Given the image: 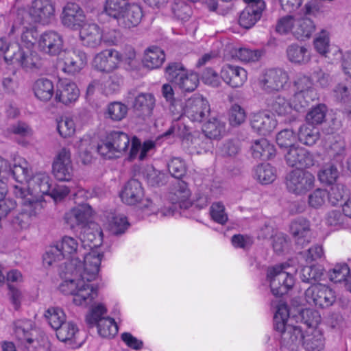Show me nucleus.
Listing matches in <instances>:
<instances>
[{
	"label": "nucleus",
	"mask_w": 351,
	"mask_h": 351,
	"mask_svg": "<svg viewBox=\"0 0 351 351\" xmlns=\"http://www.w3.org/2000/svg\"><path fill=\"white\" fill-rule=\"evenodd\" d=\"M103 254L91 251L85 255L84 262L78 258H71L60 265V273L71 274L60 285V291L73 295V302L77 306L86 307L97 297V289L90 282L95 280L99 270Z\"/></svg>",
	"instance_id": "obj_1"
},
{
	"label": "nucleus",
	"mask_w": 351,
	"mask_h": 351,
	"mask_svg": "<svg viewBox=\"0 0 351 351\" xmlns=\"http://www.w3.org/2000/svg\"><path fill=\"white\" fill-rule=\"evenodd\" d=\"M289 317L288 306L285 304H280L274 317V326L280 335L281 343L287 347L300 343L304 336L300 326L287 324Z\"/></svg>",
	"instance_id": "obj_2"
},
{
	"label": "nucleus",
	"mask_w": 351,
	"mask_h": 351,
	"mask_svg": "<svg viewBox=\"0 0 351 351\" xmlns=\"http://www.w3.org/2000/svg\"><path fill=\"white\" fill-rule=\"evenodd\" d=\"M55 8L50 0H34L29 11L19 8L16 12V23L25 25L48 23L54 16Z\"/></svg>",
	"instance_id": "obj_3"
},
{
	"label": "nucleus",
	"mask_w": 351,
	"mask_h": 351,
	"mask_svg": "<svg viewBox=\"0 0 351 351\" xmlns=\"http://www.w3.org/2000/svg\"><path fill=\"white\" fill-rule=\"evenodd\" d=\"M13 193L16 198L21 199L23 208L21 212L14 217L12 224L16 230L27 229L30 224L32 218L41 210V203L38 199L27 198L28 191L23 186H14Z\"/></svg>",
	"instance_id": "obj_4"
},
{
	"label": "nucleus",
	"mask_w": 351,
	"mask_h": 351,
	"mask_svg": "<svg viewBox=\"0 0 351 351\" xmlns=\"http://www.w3.org/2000/svg\"><path fill=\"white\" fill-rule=\"evenodd\" d=\"M208 101L200 95H193L184 103L176 102L171 108L174 115L187 117L193 122L203 121L210 113Z\"/></svg>",
	"instance_id": "obj_5"
},
{
	"label": "nucleus",
	"mask_w": 351,
	"mask_h": 351,
	"mask_svg": "<svg viewBox=\"0 0 351 351\" xmlns=\"http://www.w3.org/2000/svg\"><path fill=\"white\" fill-rule=\"evenodd\" d=\"M167 80L177 86L182 92L191 93L198 86V75L188 71L180 62H171L165 69Z\"/></svg>",
	"instance_id": "obj_6"
},
{
	"label": "nucleus",
	"mask_w": 351,
	"mask_h": 351,
	"mask_svg": "<svg viewBox=\"0 0 351 351\" xmlns=\"http://www.w3.org/2000/svg\"><path fill=\"white\" fill-rule=\"evenodd\" d=\"M130 145L129 136L121 131H112L97 147V152L108 159L119 158L128 151Z\"/></svg>",
	"instance_id": "obj_7"
},
{
	"label": "nucleus",
	"mask_w": 351,
	"mask_h": 351,
	"mask_svg": "<svg viewBox=\"0 0 351 351\" xmlns=\"http://www.w3.org/2000/svg\"><path fill=\"white\" fill-rule=\"evenodd\" d=\"M315 181V176L310 171L296 169L287 174L285 185L289 193L302 195L314 187Z\"/></svg>",
	"instance_id": "obj_8"
},
{
	"label": "nucleus",
	"mask_w": 351,
	"mask_h": 351,
	"mask_svg": "<svg viewBox=\"0 0 351 351\" xmlns=\"http://www.w3.org/2000/svg\"><path fill=\"white\" fill-rule=\"evenodd\" d=\"M5 61L8 64H17L25 71H36L43 66V60L39 54L29 48L19 47L13 54L5 53Z\"/></svg>",
	"instance_id": "obj_9"
},
{
	"label": "nucleus",
	"mask_w": 351,
	"mask_h": 351,
	"mask_svg": "<svg viewBox=\"0 0 351 351\" xmlns=\"http://www.w3.org/2000/svg\"><path fill=\"white\" fill-rule=\"evenodd\" d=\"M285 268L284 265H280L267 270L271 291L276 297L285 294L294 285L293 276L285 271Z\"/></svg>",
	"instance_id": "obj_10"
},
{
	"label": "nucleus",
	"mask_w": 351,
	"mask_h": 351,
	"mask_svg": "<svg viewBox=\"0 0 351 351\" xmlns=\"http://www.w3.org/2000/svg\"><path fill=\"white\" fill-rule=\"evenodd\" d=\"M305 299L308 304L320 308H328L334 304L337 295L330 287L322 284L313 285L305 291Z\"/></svg>",
	"instance_id": "obj_11"
},
{
	"label": "nucleus",
	"mask_w": 351,
	"mask_h": 351,
	"mask_svg": "<svg viewBox=\"0 0 351 351\" xmlns=\"http://www.w3.org/2000/svg\"><path fill=\"white\" fill-rule=\"evenodd\" d=\"M79 243L71 237L65 236L56 246L51 247L44 256V262L48 265H53L62 261L66 256H72L77 252Z\"/></svg>",
	"instance_id": "obj_12"
},
{
	"label": "nucleus",
	"mask_w": 351,
	"mask_h": 351,
	"mask_svg": "<svg viewBox=\"0 0 351 351\" xmlns=\"http://www.w3.org/2000/svg\"><path fill=\"white\" fill-rule=\"evenodd\" d=\"M289 81L288 73L280 69H272L266 71L259 81L262 90L271 93L282 90Z\"/></svg>",
	"instance_id": "obj_13"
},
{
	"label": "nucleus",
	"mask_w": 351,
	"mask_h": 351,
	"mask_svg": "<svg viewBox=\"0 0 351 351\" xmlns=\"http://www.w3.org/2000/svg\"><path fill=\"white\" fill-rule=\"evenodd\" d=\"M286 164L291 167L297 169L309 168L314 165L313 155L307 149L300 146L288 148L284 154Z\"/></svg>",
	"instance_id": "obj_14"
},
{
	"label": "nucleus",
	"mask_w": 351,
	"mask_h": 351,
	"mask_svg": "<svg viewBox=\"0 0 351 351\" xmlns=\"http://www.w3.org/2000/svg\"><path fill=\"white\" fill-rule=\"evenodd\" d=\"M120 57L117 50L106 49L95 54L92 65L98 71L110 73L118 68Z\"/></svg>",
	"instance_id": "obj_15"
},
{
	"label": "nucleus",
	"mask_w": 351,
	"mask_h": 351,
	"mask_svg": "<svg viewBox=\"0 0 351 351\" xmlns=\"http://www.w3.org/2000/svg\"><path fill=\"white\" fill-rule=\"evenodd\" d=\"M62 71L69 75L79 73L87 64L86 53L78 49L67 51L64 53Z\"/></svg>",
	"instance_id": "obj_16"
},
{
	"label": "nucleus",
	"mask_w": 351,
	"mask_h": 351,
	"mask_svg": "<svg viewBox=\"0 0 351 351\" xmlns=\"http://www.w3.org/2000/svg\"><path fill=\"white\" fill-rule=\"evenodd\" d=\"M53 173L60 181H69L73 174L71 160V152L66 148L62 149L56 157L52 165Z\"/></svg>",
	"instance_id": "obj_17"
},
{
	"label": "nucleus",
	"mask_w": 351,
	"mask_h": 351,
	"mask_svg": "<svg viewBox=\"0 0 351 351\" xmlns=\"http://www.w3.org/2000/svg\"><path fill=\"white\" fill-rule=\"evenodd\" d=\"M38 47L40 51L47 55L58 56L63 50L64 40L58 32L46 31L39 38Z\"/></svg>",
	"instance_id": "obj_18"
},
{
	"label": "nucleus",
	"mask_w": 351,
	"mask_h": 351,
	"mask_svg": "<svg viewBox=\"0 0 351 351\" xmlns=\"http://www.w3.org/2000/svg\"><path fill=\"white\" fill-rule=\"evenodd\" d=\"M29 189L27 198L35 199L33 196L38 197L49 195L52 188V180L45 172H38L31 178L28 183ZM36 199H38L37 198Z\"/></svg>",
	"instance_id": "obj_19"
},
{
	"label": "nucleus",
	"mask_w": 351,
	"mask_h": 351,
	"mask_svg": "<svg viewBox=\"0 0 351 351\" xmlns=\"http://www.w3.org/2000/svg\"><path fill=\"white\" fill-rule=\"evenodd\" d=\"M86 16L83 10L75 3H68L64 7L61 21L64 26L71 29H78L85 21Z\"/></svg>",
	"instance_id": "obj_20"
},
{
	"label": "nucleus",
	"mask_w": 351,
	"mask_h": 351,
	"mask_svg": "<svg viewBox=\"0 0 351 351\" xmlns=\"http://www.w3.org/2000/svg\"><path fill=\"white\" fill-rule=\"evenodd\" d=\"M221 78L232 88L242 86L247 78V71L239 66L225 64L221 70Z\"/></svg>",
	"instance_id": "obj_21"
},
{
	"label": "nucleus",
	"mask_w": 351,
	"mask_h": 351,
	"mask_svg": "<svg viewBox=\"0 0 351 351\" xmlns=\"http://www.w3.org/2000/svg\"><path fill=\"white\" fill-rule=\"evenodd\" d=\"M80 96V90L77 85L68 80L60 81L55 94L56 101L64 105L75 102Z\"/></svg>",
	"instance_id": "obj_22"
},
{
	"label": "nucleus",
	"mask_w": 351,
	"mask_h": 351,
	"mask_svg": "<svg viewBox=\"0 0 351 351\" xmlns=\"http://www.w3.org/2000/svg\"><path fill=\"white\" fill-rule=\"evenodd\" d=\"M123 12L117 22L119 27L125 29L138 26L143 16L141 7L135 3H129Z\"/></svg>",
	"instance_id": "obj_23"
},
{
	"label": "nucleus",
	"mask_w": 351,
	"mask_h": 351,
	"mask_svg": "<svg viewBox=\"0 0 351 351\" xmlns=\"http://www.w3.org/2000/svg\"><path fill=\"white\" fill-rule=\"evenodd\" d=\"M252 128L261 135H267L277 125V121L268 112L260 111L252 114L250 118Z\"/></svg>",
	"instance_id": "obj_24"
},
{
	"label": "nucleus",
	"mask_w": 351,
	"mask_h": 351,
	"mask_svg": "<svg viewBox=\"0 0 351 351\" xmlns=\"http://www.w3.org/2000/svg\"><path fill=\"white\" fill-rule=\"evenodd\" d=\"M267 106L271 112L280 117H285L289 122L298 118V113L293 110L292 104L283 96L274 97L268 102Z\"/></svg>",
	"instance_id": "obj_25"
},
{
	"label": "nucleus",
	"mask_w": 351,
	"mask_h": 351,
	"mask_svg": "<svg viewBox=\"0 0 351 351\" xmlns=\"http://www.w3.org/2000/svg\"><path fill=\"white\" fill-rule=\"evenodd\" d=\"M120 197L123 202L128 205L139 203L144 197L141 183L136 179L130 180L123 186Z\"/></svg>",
	"instance_id": "obj_26"
},
{
	"label": "nucleus",
	"mask_w": 351,
	"mask_h": 351,
	"mask_svg": "<svg viewBox=\"0 0 351 351\" xmlns=\"http://www.w3.org/2000/svg\"><path fill=\"white\" fill-rule=\"evenodd\" d=\"M92 216V209L87 204L80 205L69 212L64 216L66 223L73 229L77 226H84L87 224Z\"/></svg>",
	"instance_id": "obj_27"
},
{
	"label": "nucleus",
	"mask_w": 351,
	"mask_h": 351,
	"mask_svg": "<svg viewBox=\"0 0 351 351\" xmlns=\"http://www.w3.org/2000/svg\"><path fill=\"white\" fill-rule=\"evenodd\" d=\"M80 38L84 46L95 48L102 42L103 31L97 24H84L81 27Z\"/></svg>",
	"instance_id": "obj_28"
},
{
	"label": "nucleus",
	"mask_w": 351,
	"mask_h": 351,
	"mask_svg": "<svg viewBox=\"0 0 351 351\" xmlns=\"http://www.w3.org/2000/svg\"><path fill=\"white\" fill-rule=\"evenodd\" d=\"M290 232L297 245L303 247L309 243L311 229L310 223L304 218H298L290 225Z\"/></svg>",
	"instance_id": "obj_29"
},
{
	"label": "nucleus",
	"mask_w": 351,
	"mask_h": 351,
	"mask_svg": "<svg viewBox=\"0 0 351 351\" xmlns=\"http://www.w3.org/2000/svg\"><path fill=\"white\" fill-rule=\"evenodd\" d=\"M35 324L31 319H19L14 323V335L20 347L34 336Z\"/></svg>",
	"instance_id": "obj_30"
},
{
	"label": "nucleus",
	"mask_w": 351,
	"mask_h": 351,
	"mask_svg": "<svg viewBox=\"0 0 351 351\" xmlns=\"http://www.w3.org/2000/svg\"><path fill=\"white\" fill-rule=\"evenodd\" d=\"M265 8V2H260L258 8H255L254 6L247 5L240 14L239 19V25L245 29H249L254 26L261 19Z\"/></svg>",
	"instance_id": "obj_31"
},
{
	"label": "nucleus",
	"mask_w": 351,
	"mask_h": 351,
	"mask_svg": "<svg viewBox=\"0 0 351 351\" xmlns=\"http://www.w3.org/2000/svg\"><path fill=\"white\" fill-rule=\"evenodd\" d=\"M252 155L254 158L269 160L276 154V149L266 138H260L252 142Z\"/></svg>",
	"instance_id": "obj_32"
},
{
	"label": "nucleus",
	"mask_w": 351,
	"mask_h": 351,
	"mask_svg": "<svg viewBox=\"0 0 351 351\" xmlns=\"http://www.w3.org/2000/svg\"><path fill=\"white\" fill-rule=\"evenodd\" d=\"M287 57L289 62L296 65H304L309 62L311 53L303 45L291 44L286 50Z\"/></svg>",
	"instance_id": "obj_33"
},
{
	"label": "nucleus",
	"mask_w": 351,
	"mask_h": 351,
	"mask_svg": "<svg viewBox=\"0 0 351 351\" xmlns=\"http://www.w3.org/2000/svg\"><path fill=\"white\" fill-rule=\"evenodd\" d=\"M155 105V98L150 93L138 94L133 103V108L138 116L149 117Z\"/></svg>",
	"instance_id": "obj_34"
},
{
	"label": "nucleus",
	"mask_w": 351,
	"mask_h": 351,
	"mask_svg": "<svg viewBox=\"0 0 351 351\" xmlns=\"http://www.w3.org/2000/svg\"><path fill=\"white\" fill-rule=\"evenodd\" d=\"M302 341L307 351H322L325 346L324 337L319 329L306 331Z\"/></svg>",
	"instance_id": "obj_35"
},
{
	"label": "nucleus",
	"mask_w": 351,
	"mask_h": 351,
	"mask_svg": "<svg viewBox=\"0 0 351 351\" xmlns=\"http://www.w3.org/2000/svg\"><path fill=\"white\" fill-rule=\"evenodd\" d=\"M315 30L314 22L307 16L295 19L293 35L299 40L309 38Z\"/></svg>",
	"instance_id": "obj_36"
},
{
	"label": "nucleus",
	"mask_w": 351,
	"mask_h": 351,
	"mask_svg": "<svg viewBox=\"0 0 351 351\" xmlns=\"http://www.w3.org/2000/svg\"><path fill=\"white\" fill-rule=\"evenodd\" d=\"M165 59V55L161 49L158 47H151L145 51L143 64L147 69H156L162 64Z\"/></svg>",
	"instance_id": "obj_37"
},
{
	"label": "nucleus",
	"mask_w": 351,
	"mask_h": 351,
	"mask_svg": "<svg viewBox=\"0 0 351 351\" xmlns=\"http://www.w3.org/2000/svg\"><path fill=\"white\" fill-rule=\"evenodd\" d=\"M35 96L40 101H49L54 94L53 82L45 78L37 80L33 86Z\"/></svg>",
	"instance_id": "obj_38"
},
{
	"label": "nucleus",
	"mask_w": 351,
	"mask_h": 351,
	"mask_svg": "<svg viewBox=\"0 0 351 351\" xmlns=\"http://www.w3.org/2000/svg\"><path fill=\"white\" fill-rule=\"evenodd\" d=\"M191 193L184 182H178L175 187L171 200L175 205L178 204L180 208H188L191 205L189 201Z\"/></svg>",
	"instance_id": "obj_39"
},
{
	"label": "nucleus",
	"mask_w": 351,
	"mask_h": 351,
	"mask_svg": "<svg viewBox=\"0 0 351 351\" xmlns=\"http://www.w3.org/2000/svg\"><path fill=\"white\" fill-rule=\"evenodd\" d=\"M16 19L14 21V24L12 26V32H14L15 29H21V44L24 49L32 47L36 40V32L34 29V25L31 26L29 25H25L23 23H19V22L16 23Z\"/></svg>",
	"instance_id": "obj_40"
},
{
	"label": "nucleus",
	"mask_w": 351,
	"mask_h": 351,
	"mask_svg": "<svg viewBox=\"0 0 351 351\" xmlns=\"http://www.w3.org/2000/svg\"><path fill=\"white\" fill-rule=\"evenodd\" d=\"M253 176L262 184H268L276 180V172L275 168L269 164H261L255 167Z\"/></svg>",
	"instance_id": "obj_41"
},
{
	"label": "nucleus",
	"mask_w": 351,
	"mask_h": 351,
	"mask_svg": "<svg viewBox=\"0 0 351 351\" xmlns=\"http://www.w3.org/2000/svg\"><path fill=\"white\" fill-rule=\"evenodd\" d=\"M202 130L208 138L217 139L225 134L226 123L217 118H212L204 124Z\"/></svg>",
	"instance_id": "obj_42"
},
{
	"label": "nucleus",
	"mask_w": 351,
	"mask_h": 351,
	"mask_svg": "<svg viewBox=\"0 0 351 351\" xmlns=\"http://www.w3.org/2000/svg\"><path fill=\"white\" fill-rule=\"evenodd\" d=\"M319 138V129L308 123L303 124L299 128V141L308 146L313 145Z\"/></svg>",
	"instance_id": "obj_43"
},
{
	"label": "nucleus",
	"mask_w": 351,
	"mask_h": 351,
	"mask_svg": "<svg viewBox=\"0 0 351 351\" xmlns=\"http://www.w3.org/2000/svg\"><path fill=\"white\" fill-rule=\"evenodd\" d=\"M129 3L128 0H106L104 12L110 17L117 20Z\"/></svg>",
	"instance_id": "obj_44"
},
{
	"label": "nucleus",
	"mask_w": 351,
	"mask_h": 351,
	"mask_svg": "<svg viewBox=\"0 0 351 351\" xmlns=\"http://www.w3.org/2000/svg\"><path fill=\"white\" fill-rule=\"evenodd\" d=\"M11 173L15 180L19 182H27L29 183L31 179V169H29V164L25 160H21L19 164H14L13 167L10 169L7 173Z\"/></svg>",
	"instance_id": "obj_45"
},
{
	"label": "nucleus",
	"mask_w": 351,
	"mask_h": 351,
	"mask_svg": "<svg viewBox=\"0 0 351 351\" xmlns=\"http://www.w3.org/2000/svg\"><path fill=\"white\" fill-rule=\"evenodd\" d=\"M107 309L103 304H97L93 306L90 312L86 316V322L89 327L97 326L102 319L108 318L105 316Z\"/></svg>",
	"instance_id": "obj_46"
},
{
	"label": "nucleus",
	"mask_w": 351,
	"mask_h": 351,
	"mask_svg": "<svg viewBox=\"0 0 351 351\" xmlns=\"http://www.w3.org/2000/svg\"><path fill=\"white\" fill-rule=\"evenodd\" d=\"M301 322L305 324L308 329L306 331H312L317 329V327L321 322V315L317 311L306 308L301 311Z\"/></svg>",
	"instance_id": "obj_47"
},
{
	"label": "nucleus",
	"mask_w": 351,
	"mask_h": 351,
	"mask_svg": "<svg viewBox=\"0 0 351 351\" xmlns=\"http://www.w3.org/2000/svg\"><path fill=\"white\" fill-rule=\"evenodd\" d=\"M45 316L52 328L55 330L66 322V315L62 309L58 307L48 308Z\"/></svg>",
	"instance_id": "obj_48"
},
{
	"label": "nucleus",
	"mask_w": 351,
	"mask_h": 351,
	"mask_svg": "<svg viewBox=\"0 0 351 351\" xmlns=\"http://www.w3.org/2000/svg\"><path fill=\"white\" fill-rule=\"evenodd\" d=\"M58 339L63 342L72 341L78 332L77 326L71 322H64L56 330Z\"/></svg>",
	"instance_id": "obj_49"
},
{
	"label": "nucleus",
	"mask_w": 351,
	"mask_h": 351,
	"mask_svg": "<svg viewBox=\"0 0 351 351\" xmlns=\"http://www.w3.org/2000/svg\"><path fill=\"white\" fill-rule=\"evenodd\" d=\"M98 334L104 338L113 337L118 332V326L114 319H102L97 326Z\"/></svg>",
	"instance_id": "obj_50"
},
{
	"label": "nucleus",
	"mask_w": 351,
	"mask_h": 351,
	"mask_svg": "<svg viewBox=\"0 0 351 351\" xmlns=\"http://www.w3.org/2000/svg\"><path fill=\"white\" fill-rule=\"evenodd\" d=\"M326 111V106L324 104H319L313 108L306 114V123L313 126L322 123L325 120Z\"/></svg>",
	"instance_id": "obj_51"
},
{
	"label": "nucleus",
	"mask_w": 351,
	"mask_h": 351,
	"mask_svg": "<svg viewBox=\"0 0 351 351\" xmlns=\"http://www.w3.org/2000/svg\"><path fill=\"white\" fill-rule=\"evenodd\" d=\"M128 107L121 102H112L106 109V116L114 121L122 120L127 114Z\"/></svg>",
	"instance_id": "obj_52"
},
{
	"label": "nucleus",
	"mask_w": 351,
	"mask_h": 351,
	"mask_svg": "<svg viewBox=\"0 0 351 351\" xmlns=\"http://www.w3.org/2000/svg\"><path fill=\"white\" fill-rule=\"evenodd\" d=\"M57 130L62 138H68L75 132L74 121L69 117H62L57 121Z\"/></svg>",
	"instance_id": "obj_53"
},
{
	"label": "nucleus",
	"mask_w": 351,
	"mask_h": 351,
	"mask_svg": "<svg viewBox=\"0 0 351 351\" xmlns=\"http://www.w3.org/2000/svg\"><path fill=\"white\" fill-rule=\"evenodd\" d=\"M25 351H48L49 341L45 337L34 338V336L30 340H27L20 346Z\"/></svg>",
	"instance_id": "obj_54"
},
{
	"label": "nucleus",
	"mask_w": 351,
	"mask_h": 351,
	"mask_svg": "<svg viewBox=\"0 0 351 351\" xmlns=\"http://www.w3.org/2000/svg\"><path fill=\"white\" fill-rule=\"evenodd\" d=\"M263 55V51L259 49H250L248 48H240L235 50L234 56L241 62H256Z\"/></svg>",
	"instance_id": "obj_55"
},
{
	"label": "nucleus",
	"mask_w": 351,
	"mask_h": 351,
	"mask_svg": "<svg viewBox=\"0 0 351 351\" xmlns=\"http://www.w3.org/2000/svg\"><path fill=\"white\" fill-rule=\"evenodd\" d=\"M339 171L332 164L326 165L318 173L321 182L332 184L339 177Z\"/></svg>",
	"instance_id": "obj_56"
},
{
	"label": "nucleus",
	"mask_w": 351,
	"mask_h": 351,
	"mask_svg": "<svg viewBox=\"0 0 351 351\" xmlns=\"http://www.w3.org/2000/svg\"><path fill=\"white\" fill-rule=\"evenodd\" d=\"M246 119L245 110L237 104L231 106L228 113V120L230 124L233 127L239 126Z\"/></svg>",
	"instance_id": "obj_57"
},
{
	"label": "nucleus",
	"mask_w": 351,
	"mask_h": 351,
	"mask_svg": "<svg viewBox=\"0 0 351 351\" xmlns=\"http://www.w3.org/2000/svg\"><path fill=\"white\" fill-rule=\"evenodd\" d=\"M327 198L328 202L332 205L335 206L341 202L343 197L346 194V188L342 184H336L332 185L329 191H327Z\"/></svg>",
	"instance_id": "obj_58"
},
{
	"label": "nucleus",
	"mask_w": 351,
	"mask_h": 351,
	"mask_svg": "<svg viewBox=\"0 0 351 351\" xmlns=\"http://www.w3.org/2000/svg\"><path fill=\"white\" fill-rule=\"evenodd\" d=\"M295 141V135L292 130L285 129L280 131L276 136V143L281 148L287 151L288 148L293 147Z\"/></svg>",
	"instance_id": "obj_59"
},
{
	"label": "nucleus",
	"mask_w": 351,
	"mask_h": 351,
	"mask_svg": "<svg viewBox=\"0 0 351 351\" xmlns=\"http://www.w3.org/2000/svg\"><path fill=\"white\" fill-rule=\"evenodd\" d=\"M313 96L302 93H295L291 104L293 110L298 113V115L300 112L304 110L308 106L310 101L313 100Z\"/></svg>",
	"instance_id": "obj_60"
},
{
	"label": "nucleus",
	"mask_w": 351,
	"mask_h": 351,
	"mask_svg": "<svg viewBox=\"0 0 351 351\" xmlns=\"http://www.w3.org/2000/svg\"><path fill=\"white\" fill-rule=\"evenodd\" d=\"M350 269L346 264L336 265L328 271L329 279L335 283L346 280Z\"/></svg>",
	"instance_id": "obj_61"
},
{
	"label": "nucleus",
	"mask_w": 351,
	"mask_h": 351,
	"mask_svg": "<svg viewBox=\"0 0 351 351\" xmlns=\"http://www.w3.org/2000/svg\"><path fill=\"white\" fill-rule=\"evenodd\" d=\"M322 273L321 271L312 266L304 267L300 271V279L305 282L314 283L321 280Z\"/></svg>",
	"instance_id": "obj_62"
},
{
	"label": "nucleus",
	"mask_w": 351,
	"mask_h": 351,
	"mask_svg": "<svg viewBox=\"0 0 351 351\" xmlns=\"http://www.w3.org/2000/svg\"><path fill=\"white\" fill-rule=\"evenodd\" d=\"M129 226L127 218L123 215H116L109 222L110 231L113 234H123Z\"/></svg>",
	"instance_id": "obj_63"
},
{
	"label": "nucleus",
	"mask_w": 351,
	"mask_h": 351,
	"mask_svg": "<svg viewBox=\"0 0 351 351\" xmlns=\"http://www.w3.org/2000/svg\"><path fill=\"white\" fill-rule=\"evenodd\" d=\"M168 170L173 177L180 179L186 173V165L182 158L175 157L168 163Z\"/></svg>",
	"instance_id": "obj_64"
}]
</instances>
